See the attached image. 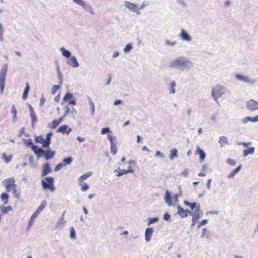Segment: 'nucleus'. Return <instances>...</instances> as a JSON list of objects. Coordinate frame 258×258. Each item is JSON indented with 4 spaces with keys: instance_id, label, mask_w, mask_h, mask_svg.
I'll return each instance as SVG.
<instances>
[{
    "instance_id": "9d476101",
    "label": "nucleus",
    "mask_w": 258,
    "mask_h": 258,
    "mask_svg": "<svg viewBox=\"0 0 258 258\" xmlns=\"http://www.w3.org/2000/svg\"><path fill=\"white\" fill-rule=\"evenodd\" d=\"M246 107L247 110L251 111L258 110V102L253 99H250L247 102Z\"/></svg>"
},
{
    "instance_id": "a211bd4d",
    "label": "nucleus",
    "mask_w": 258,
    "mask_h": 258,
    "mask_svg": "<svg viewBox=\"0 0 258 258\" xmlns=\"http://www.w3.org/2000/svg\"><path fill=\"white\" fill-rule=\"evenodd\" d=\"M71 131L72 128L67 125H61L57 130V132L58 133H60L62 134L66 133L67 135H68Z\"/></svg>"
},
{
    "instance_id": "423d86ee",
    "label": "nucleus",
    "mask_w": 258,
    "mask_h": 258,
    "mask_svg": "<svg viewBox=\"0 0 258 258\" xmlns=\"http://www.w3.org/2000/svg\"><path fill=\"white\" fill-rule=\"evenodd\" d=\"M190 215L192 216L191 226H194L199 219L203 215V212L200 206H198L194 212H190Z\"/></svg>"
},
{
    "instance_id": "5701e85b",
    "label": "nucleus",
    "mask_w": 258,
    "mask_h": 258,
    "mask_svg": "<svg viewBox=\"0 0 258 258\" xmlns=\"http://www.w3.org/2000/svg\"><path fill=\"white\" fill-rule=\"evenodd\" d=\"M164 200L165 202L167 204L168 206H171L172 205L171 200L170 193L168 190L166 191L165 196L164 197Z\"/></svg>"
},
{
    "instance_id": "a18cd8bd",
    "label": "nucleus",
    "mask_w": 258,
    "mask_h": 258,
    "mask_svg": "<svg viewBox=\"0 0 258 258\" xmlns=\"http://www.w3.org/2000/svg\"><path fill=\"white\" fill-rule=\"evenodd\" d=\"M5 86V81L0 80V92L1 94L3 93Z\"/></svg>"
},
{
    "instance_id": "a19ab883",
    "label": "nucleus",
    "mask_w": 258,
    "mask_h": 258,
    "mask_svg": "<svg viewBox=\"0 0 258 258\" xmlns=\"http://www.w3.org/2000/svg\"><path fill=\"white\" fill-rule=\"evenodd\" d=\"M133 49L132 45L131 43H128L126 45L125 48L123 49L124 53H127Z\"/></svg>"
},
{
    "instance_id": "6ab92c4d",
    "label": "nucleus",
    "mask_w": 258,
    "mask_h": 258,
    "mask_svg": "<svg viewBox=\"0 0 258 258\" xmlns=\"http://www.w3.org/2000/svg\"><path fill=\"white\" fill-rule=\"evenodd\" d=\"M8 66L7 64H5L1 69L0 72V80L5 81L6 76L8 70Z\"/></svg>"
},
{
    "instance_id": "7c9ffc66",
    "label": "nucleus",
    "mask_w": 258,
    "mask_h": 258,
    "mask_svg": "<svg viewBox=\"0 0 258 258\" xmlns=\"http://www.w3.org/2000/svg\"><path fill=\"white\" fill-rule=\"evenodd\" d=\"M211 233L207 230V229L204 228L202 229V234L201 235L202 238H209L211 237Z\"/></svg>"
},
{
    "instance_id": "c756f323",
    "label": "nucleus",
    "mask_w": 258,
    "mask_h": 258,
    "mask_svg": "<svg viewBox=\"0 0 258 258\" xmlns=\"http://www.w3.org/2000/svg\"><path fill=\"white\" fill-rule=\"evenodd\" d=\"M30 117L31 118V125L34 128L35 126V123L37 121V117L35 113V112H32L30 114Z\"/></svg>"
},
{
    "instance_id": "37998d69",
    "label": "nucleus",
    "mask_w": 258,
    "mask_h": 258,
    "mask_svg": "<svg viewBox=\"0 0 258 258\" xmlns=\"http://www.w3.org/2000/svg\"><path fill=\"white\" fill-rule=\"evenodd\" d=\"M62 161L65 164L70 165L73 161V158L71 157H69L64 159Z\"/></svg>"
},
{
    "instance_id": "de8ad7c7",
    "label": "nucleus",
    "mask_w": 258,
    "mask_h": 258,
    "mask_svg": "<svg viewBox=\"0 0 258 258\" xmlns=\"http://www.w3.org/2000/svg\"><path fill=\"white\" fill-rule=\"evenodd\" d=\"M73 111H75V109L73 108L72 111L71 110V109L69 107H66L65 108L64 114L63 116V117H65L70 112H73Z\"/></svg>"
},
{
    "instance_id": "603ef678",
    "label": "nucleus",
    "mask_w": 258,
    "mask_h": 258,
    "mask_svg": "<svg viewBox=\"0 0 258 258\" xmlns=\"http://www.w3.org/2000/svg\"><path fill=\"white\" fill-rule=\"evenodd\" d=\"M60 124V121H58L57 120H54L52 122V128H55Z\"/></svg>"
},
{
    "instance_id": "0eeeda50",
    "label": "nucleus",
    "mask_w": 258,
    "mask_h": 258,
    "mask_svg": "<svg viewBox=\"0 0 258 258\" xmlns=\"http://www.w3.org/2000/svg\"><path fill=\"white\" fill-rule=\"evenodd\" d=\"M235 78L237 80L240 81L242 82H244V83H247V84H248L250 85H255L256 83V81L255 80H254L252 78H251L247 76L241 75L240 74H236L235 75Z\"/></svg>"
},
{
    "instance_id": "58836bf2",
    "label": "nucleus",
    "mask_w": 258,
    "mask_h": 258,
    "mask_svg": "<svg viewBox=\"0 0 258 258\" xmlns=\"http://www.w3.org/2000/svg\"><path fill=\"white\" fill-rule=\"evenodd\" d=\"M11 113L13 114V119L14 121H15L17 119V110L14 105L12 106Z\"/></svg>"
},
{
    "instance_id": "ea45409f",
    "label": "nucleus",
    "mask_w": 258,
    "mask_h": 258,
    "mask_svg": "<svg viewBox=\"0 0 258 258\" xmlns=\"http://www.w3.org/2000/svg\"><path fill=\"white\" fill-rule=\"evenodd\" d=\"M12 210V208L11 206H7V207L2 206V213L3 214H6L9 211H11Z\"/></svg>"
},
{
    "instance_id": "5fc2aeb1",
    "label": "nucleus",
    "mask_w": 258,
    "mask_h": 258,
    "mask_svg": "<svg viewBox=\"0 0 258 258\" xmlns=\"http://www.w3.org/2000/svg\"><path fill=\"white\" fill-rule=\"evenodd\" d=\"M65 165V164H63L62 163H59L57 165H56L55 168H54V171L55 172H57L58 171V170H59L61 168H62Z\"/></svg>"
},
{
    "instance_id": "20e7f679",
    "label": "nucleus",
    "mask_w": 258,
    "mask_h": 258,
    "mask_svg": "<svg viewBox=\"0 0 258 258\" xmlns=\"http://www.w3.org/2000/svg\"><path fill=\"white\" fill-rule=\"evenodd\" d=\"M53 134L52 132H49L47 134L45 139H44L42 135L38 136L35 138V141L41 144L44 148L48 147L51 143V137Z\"/></svg>"
},
{
    "instance_id": "f8f14e48",
    "label": "nucleus",
    "mask_w": 258,
    "mask_h": 258,
    "mask_svg": "<svg viewBox=\"0 0 258 258\" xmlns=\"http://www.w3.org/2000/svg\"><path fill=\"white\" fill-rule=\"evenodd\" d=\"M65 212L62 214L61 217L56 222L55 229L57 230L62 229L66 225V221L64 219V214Z\"/></svg>"
},
{
    "instance_id": "bb28decb",
    "label": "nucleus",
    "mask_w": 258,
    "mask_h": 258,
    "mask_svg": "<svg viewBox=\"0 0 258 258\" xmlns=\"http://www.w3.org/2000/svg\"><path fill=\"white\" fill-rule=\"evenodd\" d=\"M9 196L6 192H3L0 197L1 200L3 202L4 204L7 205L9 202Z\"/></svg>"
},
{
    "instance_id": "e433bc0d",
    "label": "nucleus",
    "mask_w": 258,
    "mask_h": 258,
    "mask_svg": "<svg viewBox=\"0 0 258 258\" xmlns=\"http://www.w3.org/2000/svg\"><path fill=\"white\" fill-rule=\"evenodd\" d=\"M70 236L72 239H75L76 238V231L73 226L70 228Z\"/></svg>"
},
{
    "instance_id": "f03ea898",
    "label": "nucleus",
    "mask_w": 258,
    "mask_h": 258,
    "mask_svg": "<svg viewBox=\"0 0 258 258\" xmlns=\"http://www.w3.org/2000/svg\"><path fill=\"white\" fill-rule=\"evenodd\" d=\"M46 148V150H43L41 148H39L37 151H34V154L38 158L43 157L44 159L47 161L54 158L55 155V152L52 151L49 146Z\"/></svg>"
},
{
    "instance_id": "680f3d73",
    "label": "nucleus",
    "mask_w": 258,
    "mask_h": 258,
    "mask_svg": "<svg viewBox=\"0 0 258 258\" xmlns=\"http://www.w3.org/2000/svg\"><path fill=\"white\" fill-rule=\"evenodd\" d=\"M176 1L178 3V4L180 5L182 7L185 8L186 6L184 0H176Z\"/></svg>"
},
{
    "instance_id": "72a5a7b5",
    "label": "nucleus",
    "mask_w": 258,
    "mask_h": 258,
    "mask_svg": "<svg viewBox=\"0 0 258 258\" xmlns=\"http://www.w3.org/2000/svg\"><path fill=\"white\" fill-rule=\"evenodd\" d=\"M30 90V86L29 85L28 83H26V86L25 88V90L24 91L23 94V99L25 100L27 98V96L28 94V92Z\"/></svg>"
},
{
    "instance_id": "f3484780",
    "label": "nucleus",
    "mask_w": 258,
    "mask_h": 258,
    "mask_svg": "<svg viewBox=\"0 0 258 258\" xmlns=\"http://www.w3.org/2000/svg\"><path fill=\"white\" fill-rule=\"evenodd\" d=\"M23 141L25 143V144L28 146L29 147L31 148V150L34 152V151H37L38 149L39 148L37 146L34 145L33 144V142L31 139H23Z\"/></svg>"
},
{
    "instance_id": "cd10ccee",
    "label": "nucleus",
    "mask_w": 258,
    "mask_h": 258,
    "mask_svg": "<svg viewBox=\"0 0 258 258\" xmlns=\"http://www.w3.org/2000/svg\"><path fill=\"white\" fill-rule=\"evenodd\" d=\"M60 51L61 52L63 56L66 57L67 58H70V57H71V52L68 50H66L64 48L61 47L60 48Z\"/></svg>"
},
{
    "instance_id": "473e14b6",
    "label": "nucleus",
    "mask_w": 258,
    "mask_h": 258,
    "mask_svg": "<svg viewBox=\"0 0 258 258\" xmlns=\"http://www.w3.org/2000/svg\"><path fill=\"white\" fill-rule=\"evenodd\" d=\"M176 82L175 81H172L170 83V88H169V91L170 94L175 93V86Z\"/></svg>"
},
{
    "instance_id": "6e6552de",
    "label": "nucleus",
    "mask_w": 258,
    "mask_h": 258,
    "mask_svg": "<svg viewBox=\"0 0 258 258\" xmlns=\"http://www.w3.org/2000/svg\"><path fill=\"white\" fill-rule=\"evenodd\" d=\"M123 5L124 6L131 12L135 13L138 15L141 14V12L138 10V6L135 3L128 1H124Z\"/></svg>"
},
{
    "instance_id": "f257e3e1",
    "label": "nucleus",
    "mask_w": 258,
    "mask_h": 258,
    "mask_svg": "<svg viewBox=\"0 0 258 258\" xmlns=\"http://www.w3.org/2000/svg\"><path fill=\"white\" fill-rule=\"evenodd\" d=\"M169 68L181 72H188L194 67L192 61L185 56H178L169 62Z\"/></svg>"
},
{
    "instance_id": "0e129e2a",
    "label": "nucleus",
    "mask_w": 258,
    "mask_h": 258,
    "mask_svg": "<svg viewBox=\"0 0 258 258\" xmlns=\"http://www.w3.org/2000/svg\"><path fill=\"white\" fill-rule=\"evenodd\" d=\"M155 156L157 157H160L161 158H163L164 157V155L159 151H156L155 153Z\"/></svg>"
},
{
    "instance_id": "4d7b16f0",
    "label": "nucleus",
    "mask_w": 258,
    "mask_h": 258,
    "mask_svg": "<svg viewBox=\"0 0 258 258\" xmlns=\"http://www.w3.org/2000/svg\"><path fill=\"white\" fill-rule=\"evenodd\" d=\"M3 158L4 159V161L6 163H8L10 162L11 160V157H7L6 154H4L3 155Z\"/></svg>"
},
{
    "instance_id": "052dcab7",
    "label": "nucleus",
    "mask_w": 258,
    "mask_h": 258,
    "mask_svg": "<svg viewBox=\"0 0 258 258\" xmlns=\"http://www.w3.org/2000/svg\"><path fill=\"white\" fill-rule=\"evenodd\" d=\"M226 162L229 165L231 166H235L236 164L234 160L231 159H228Z\"/></svg>"
},
{
    "instance_id": "13d9d810",
    "label": "nucleus",
    "mask_w": 258,
    "mask_h": 258,
    "mask_svg": "<svg viewBox=\"0 0 258 258\" xmlns=\"http://www.w3.org/2000/svg\"><path fill=\"white\" fill-rule=\"evenodd\" d=\"M241 121L243 123L246 124L248 121H251L250 120V116H246L245 118H243L241 119Z\"/></svg>"
},
{
    "instance_id": "a878e982",
    "label": "nucleus",
    "mask_w": 258,
    "mask_h": 258,
    "mask_svg": "<svg viewBox=\"0 0 258 258\" xmlns=\"http://www.w3.org/2000/svg\"><path fill=\"white\" fill-rule=\"evenodd\" d=\"M219 143L221 147H225L226 145H228V141L227 138L225 136H221L219 138Z\"/></svg>"
},
{
    "instance_id": "b1692460",
    "label": "nucleus",
    "mask_w": 258,
    "mask_h": 258,
    "mask_svg": "<svg viewBox=\"0 0 258 258\" xmlns=\"http://www.w3.org/2000/svg\"><path fill=\"white\" fill-rule=\"evenodd\" d=\"M120 171H118V169H116L114 170V172H118V173L116 174L117 176H121L123 175V174L131 173H133L134 172V170L133 169H129L127 170H125L124 169L120 170Z\"/></svg>"
},
{
    "instance_id": "4be33fe9",
    "label": "nucleus",
    "mask_w": 258,
    "mask_h": 258,
    "mask_svg": "<svg viewBox=\"0 0 258 258\" xmlns=\"http://www.w3.org/2000/svg\"><path fill=\"white\" fill-rule=\"evenodd\" d=\"M196 153L200 155V158L201 160V162H202L205 159V153L203 150H202L199 146L197 147Z\"/></svg>"
},
{
    "instance_id": "79ce46f5",
    "label": "nucleus",
    "mask_w": 258,
    "mask_h": 258,
    "mask_svg": "<svg viewBox=\"0 0 258 258\" xmlns=\"http://www.w3.org/2000/svg\"><path fill=\"white\" fill-rule=\"evenodd\" d=\"M159 221V218L158 217H155L153 218H149V221L148 223V225L149 226L152 224L156 223Z\"/></svg>"
},
{
    "instance_id": "39448f33",
    "label": "nucleus",
    "mask_w": 258,
    "mask_h": 258,
    "mask_svg": "<svg viewBox=\"0 0 258 258\" xmlns=\"http://www.w3.org/2000/svg\"><path fill=\"white\" fill-rule=\"evenodd\" d=\"M54 178L52 177H46L41 180V184L44 189H49L53 192L55 190L53 184Z\"/></svg>"
},
{
    "instance_id": "aec40b11",
    "label": "nucleus",
    "mask_w": 258,
    "mask_h": 258,
    "mask_svg": "<svg viewBox=\"0 0 258 258\" xmlns=\"http://www.w3.org/2000/svg\"><path fill=\"white\" fill-rule=\"evenodd\" d=\"M84 9V10L88 12V13H89L90 14H91V15H94V10L92 8V7L87 4L86 3L84 2L82 5L81 6Z\"/></svg>"
},
{
    "instance_id": "f704fd0d",
    "label": "nucleus",
    "mask_w": 258,
    "mask_h": 258,
    "mask_svg": "<svg viewBox=\"0 0 258 258\" xmlns=\"http://www.w3.org/2000/svg\"><path fill=\"white\" fill-rule=\"evenodd\" d=\"M88 102L91 109V115H93L95 112V105L94 104L90 97H88Z\"/></svg>"
},
{
    "instance_id": "4468645a",
    "label": "nucleus",
    "mask_w": 258,
    "mask_h": 258,
    "mask_svg": "<svg viewBox=\"0 0 258 258\" xmlns=\"http://www.w3.org/2000/svg\"><path fill=\"white\" fill-rule=\"evenodd\" d=\"M52 172V169L48 163L44 164L42 166L41 176L44 177Z\"/></svg>"
},
{
    "instance_id": "c03bdc74",
    "label": "nucleus",
    "mask_w": 258,
    "mask_h": 258,
    "mask_svg": "<svg viewBox=\"0 0 258 258\" xmlns=\"http://www.w3.org/2000/svg\"><path fill=\"white\" fill-rule=\"evenodd\" d=\"M165 43L166 45L170 46H174L176 44V42L175 41H170L168 39L165 40Z\"/></svg>"
},
{
    "instance_id": "4c0bfd02",
    "label": "nucleus",
    "mask_w": 258,
    "mask_h": 258,
    "mask_svg": "<svg viewBox=\"0 0 258 258\" xmlns=\"http://www.w3.org/2000/svg\"><path fill=\"white\" fill-rule=\"evenodd\" d=\"M73 98L74 97L73 94L68 92L65 94L63 98V100L64 101H68L69 100H72Z\"/></svg>"
},
{
    "instance_id": "2f4dec72",
    "label": "nucleus",
    "mask_w": 258,
    "mask_h": 258,
    "mask_svg": "<svg viewBox=\"0 0 258 258\" xmlns=\"http://www.w3.org/2000/svg\"><path fill=\"white\" fill-rule=\"evenodd\" d=\"M92 174V172H87L83 175H81L79 178L78 181L82 182L84 180L90 177Z\"/></svg>"
},
{
    "instance_id": "864d4df0",
    "label": "nucleus",
    "mask_w": 258,
    "mask_h": 258,
    "mask_svg": "<svg viewBox=\"0 0 258 258\" xmlns=\"http://www.w3.org/2000/svg\"><path fill=\"white\" fill-rule=\"evenodd\" d=\"M59 85H53L52 88V91H51L52 94H54L56 92V91L59 89Z\"/></svg>"
},
{
    "instance_id": "49530a36",
    "label": "nucleus",
    "mask_w": 258,
    "mask_h": 258,
    "mask_svg": "<svg viewBox=\"0 0 258 258\" xmlns=\"http://www.w3.org/2000/svg\"><path fill=\"white\" fill-rule=\"evenodd\" d=\"M110 151L113 155H115L117 153V148L115 146L113 145V143L110 144Z\"/></svg>"
},
{
    "instance_id": "9b49d317",
    "label": "nucleus",
    "mask_w": 258,
    "mask_h": 258,
    "mask_svg": "<svg viewBox=\"0 0 258 258\" xmlns=\"http://www.w3.org/2000/svg\"><path fill=\"white\" fill-rule=\"evenodd\" d=\"M177 214H178L181 218H185L187 217L189 215H190V211L188 210H184L179 205L177 206Z\"/></svg>"
},
{
    "instance_id": "3c124183",
    "label": "nucleus",
    "mask_w": 258,
    "mask_h": 258,
    "mask_svg": "<svg viewBox=\"0 0 258 258\" xmlns=\"http://www.w3.org/2000/svg\"><path fill=\"white\" fill-rule=\"evenodd\" d=\"M208 222V220L207 219H204L201 222L199 223V224L198 225V228H199L201 226H204L206 224H207Z\"/></svg>"
},
{
    "instance_id": "dca6fc26",
    "label": "nucleus",
    "mask_w": 258,
    "mask_h": 258,
    "mask_svg": "<svg viewBox=\"0 0 258 258\" xmlns=\"http://www.w3.org/2000/svg\"><path fill=\"white\" fill-rule=\"evenodd\" d=\"M154 232V229L152 227L146 228L145 232V240L147 242L151 240V237Z\"/></svg>"
},
{
    "instance_id": "412c9836",
    "label": "nucleus",
    "mask_w": 258,
    "mask_h": 258,
    "mask_svg": "<svg viewBox=\"0 0 258 258\" xmlns=\"http://www.w3.org/2000/svg\"><path fill=\"white\" fill-rule=\"evenodd\" d=\"M183 204L185 206L189 207L192 210L196 209L198 206H200V204L197 203H190L187 201H184Z\"/></svg>"
},
{
    "instance_id": "393cba45",
    "label": "nucleus",
    "mask_w": 258,
    "mask_h": 258,
    "mask_svg": "<svg viewBox=\"0 0 258 258\" xmlns=\"http://www.w3.org/2000/svg\"><path fill=\"white\" fill-rule=\"evenodd\" d=\"M255 151L254 147H250L248 149L244 150L243 151V156L244 157L247 156L249 155H252Z\"/></svg>"
},
{
    "instance_id": "7ed1b4c3",
    "label": "nucleus",
    "mask_w": 258,
    "mask_h": 258,
    "mask_svg": "<svg viewBox=\"0 0 258 258\" xmlns=\"http://www.w3.org/2000/svg\"><path fill=\"white\" fill-rule=\"evenodd\" d=\"M228 90L222 85L217 84L212 88L211 90V96L216 102L218 99L224 95Z\"/></svg>"
},
{
    "instance_id": "69168bd1",
    "label": "nucleus",
    "mask_w": 258,
    "mask_h": 258,
    "mask_svg": "<svg viewBox=\"0 0 258 258\" xmlns=\"http://www.w3.org/2000/svg\"><path fill=\"white\" fill-rule=\"evenodd\" d=\"M163 219L165 220L168 221L170 219V215L168 213H166L164 214Z\"/></svg>"
},
{
    "instance_id": "338daca9",
    "label": "nucleus",
    "mask_w": 258,
    "mask_h": 258,
    "mask_svg": "<svg viewBox=\"0 0 258 258\" xmlns=\"http://www.w3.org/2000/svg\"><path fill=\"white\" fill-rule=\"evenodd\" d=\"M39 214H40L39 213H38L37 211H36L33 213V214L32 215V216L31 217V219L32 220H33L35 219Z\"/></svg>"
},
{
    "instance_id": "ddd939ff",
    "label": "nucleus",
    "mask_w": 258,
    "mask_h": 258,
    "mask_svg": "<svg viewBox=\"0 0 258 258\" xmlns=\"http://www.w3.org/2000/svg\"><path fill=\"white\" fill-rule=\"evenodd\" d=\"M179 37L183 41L188 42H190L192 40L191 37L183 29L181 30Z\"/></svg>"
},
{
    "instance_id": "09e8293b",
    "label": "nucleus",
    "mask_w": 258,
    "mask_h": 258,
    "mask_svg": "<svg viewBox=\"0 0 258 258\" xmlns=\"http://www.w3.org/2000/svg\"><path fill=\"white\" fill-rule=\"evenodd\" d=\"M181 194H182V191H181L180 188H179V192L177 194H175L173 197V198H174L175 202H178V198L179 197H180L181 195Z\"/></svg>"
},
{
    "instance_id": "6e6d98bb",
    "label": "nucleus",
    "mask_w": 258,
    "mask_h": 258,
    "mask_svg": "<svg viewBox=\"0 0 258 258\" xmlns=\"http://www.w3.org/2000/svg\"><path fill=\"white\" fill-rule=\"evenodd\" d=\"M107 133H111L108 127H104V128H102V130L101 131V134L102 135H104Z\"/></svg>"
},
{
    "instance_id": "bf43d9fd",
    "label": "nucleus",
    "mask_w": 258,
    "mask_h": 258,
    "mask_svg": "<svg viewBox=\"0 0 258 258\" xmlns=\"http://www.w3.org/2000/svg\"><path fill=\"white\" fill-rule=\"evenodd\" d=\"M89 189V186L86 183H83L81 186L82 191H87Z\"/></svg>"
},
{
    "instance_id": "774afa93",
    "label": "nucleus",
    "mask_w": 258,
    "mask_h": 258,
    "mask_svg": "<svg viewBox=\"0 0 258 258\" xmlns=\"http://www.w3.org/2000/svg\"><path fill=\"white\" fill-rule=\"evenodd\" d=\"M251 122H256L258 121V115L254 117H250Z\"/></svg>"
},
{
    "instance_id": "2eb2a0df",
    "label": "nucleus",
    "mask_w": 258,
    "mask_h": 258,
    "mask_svg": "<svg viewBox=\"0 0 258 258\" xmlns=\"http://www.w3.org/2000/svg\"><path fill=\"white\" fill-rule=\"evenodd\" d=\"M67 63L73 68H76L79 67V63L74 56L70 57V59L67 61Z\"/></svg>"
},
{
    "instance_id": "8fccbe9b",
    "label": "nucleus",
    "mask_w": 258,
    "mask_h": 258,
    "mask_svg": "<svg viewBox=\"0 0 258 258\" xmlns=\"http://www.w3.org/2000/svg\"><path fill=\"white\" fill-rule=\"evenodd\" d=\"M16 187H14L12 188V189L13 190V193L14 197L17 199H19L20 197V194L17 192Z\"/></svg>"
},
{
    "instance_id": "e2e57ef3",
    "label": "nucleus",
    "mask_w": 258,
    "mask_h": 258,
    "mask_svg": "<svg viewBox=\"0 0 258 258\" xmlns=\"http://www.w3.org/2000/svg\"><path fill=\"white\" fill-rule=\"evenodd\" d=\"M251 144V142H239L238 143V145H242L245 147H247L248 146L250 145Z\"/></svg>"
},
{
    "instance_id": "1a4fd4ad",
    "label": "nucleus",
    "mask_w": 258,
    "mask_h": 258,
    "mask_svg": "<svg viewBox=\"0 0 258 258\" xmlns=\"http://www.w3.org/2000/svg\"><path fill=\"white\" fill-rule=\"evenodd\" d=\"M3 183L7 191L8 192H9L12 188L16 187V185L15 184V180L13 177L5 179L3 182Z\"/></svg>"
},
{
    "instance_id": "c9c22d12",
    "label": "nucleus",
    "mask_w": 258,
    "mask_h": 258,
    "mask_svg": "<svg viewBox=\"0 0 258 258\" xmlns=\"http://www.w3.org/2000/svg\"><path fill=\"white\" fill-rule=\"evenodd\" d=\"M47 204V201L45 200H43L41 205L38 207L37 210H36L38 213H40V212L45 208L46 205Z\"/></svg>"
},
{
    "instance_id": "c85d7f7f",
    "label": "nucleus",
    "mask_w": 258,
    "mask_h": 258,
    "mask_svg": "<svg viewBox=\"0 0 258 258\" xmlns=\"http://www.w3.org/2000/svg\"><path fill=\"white\" fill-rule=\"evenodd\" d=\"M177 150L176 149H173L170 151L169 154L170 160H173L174 158H177Z\"/></svg>"
}]
</instances>
